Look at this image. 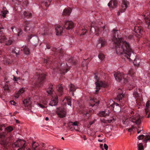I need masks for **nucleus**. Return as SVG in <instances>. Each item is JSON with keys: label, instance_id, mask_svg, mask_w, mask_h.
<instances>
[{"label": "nucleus", "instance_id": "bf43d9fd", "mask_svg": "<svg viewBox=\"0 0 150 150\" xmlns=\"http://www.w3.org/2000/svg\"><path fill=\"white\" fill-rule=\"evenodd\" d=\"M10 103L11 104L13 105H15L16 104V103H15L13 100L10 101Z\"/></svg>", "mask_w": 150, "mask_h": 150}, {"label": "nucleus", "instance_id": "a18cd8bd", "mask_svg": "<svg viewBox=\"0 0 150 150\" xmlns=\"http://www.w3.org/2000/svg\"><path fill=\"white\" fill-rule=\"evenodd\" d=\"M6 130L8 132H10L12 131L13 130V128L11 126H9L6 128Z\"/></svg>", "mask_w": 150, "mask_h": 150}, {"label": "nucleus", "instance_id": "ddd939ff", "mask_svg": "<svg viewBox=\"0 0 150 150\" xmlns=\"http://www.w3.org/2000/svg\"><path fill=\"white\" fill-rule=\"evenodd\" d=\"M106 44V41L105 40L102 38H100L98 41L96 45V47L98 48H101L104 47Z\"/></svg>", "mask_w": 150, "mask_h": 150}, {"label": "nucleus", "instance_id": "423d86ee", "mask_svg": "<svg viewBox=\"0 0 150 150\" xmlns=\"http://www.w3.org/2000/svg\"><path fill=\"white\" fill-rule=\"evenodd\" d=\"M111 104L109 106L108 108L109 109H110V111L111 112L113 110L115 112H117L121 110L120 107L118 105V104L115 103L112 100H110Z\"/></svg>", "mask_w": 150, "mask_h": 150}, {"label": "nucleus", "instance_id": "5701e85b", "mask_svg": "<svg viewBox=\"0 0 150 150\" xmlns=\"http://www.w3.org/2000/svg\"><path fill=\"white\" fill-rule=\"evenodd\" d=\"M23 103L25 105V107H29L28 108H29V107H30V105L31 103V102L30 98L24 99V100L23 101Z\"/></svg>", "mask_w": 150, "mask_h": 150}, {"label": "nucleus", "instance_id": "7ed1b4c3", "mask_svg": "<svg viewBox=\"0 0 150 150\" xmlns=\"http://www.w3.org/2000/svg\"><path fill=\"white\" fill-rule=\"evenodd\" d=\"M143 117H141L138 114L135 113L133 111L130 112L128 116L129 120L131 122L135 123L137 125H139L141 122V119Z\"/></svg>", "mask_w": 150, "mask_h": 150}, {"label": "nucleus", "instance_id": "c756f323", "mask_svg": "<svg viewBox=\"0 0 150 150\" xmlns=\"http://www.w3.org/2000/svg\"><path fill=\"white\" fill-rule=\"evenodd\" d=\"M140 62V59L136 58L134 61V63L135 66L138 67L139 65Z\"/></svg>", "mask_w": 150, "mask_h": 150}, {"label": "nucleus", "instance_id": "f8f14e48", "mask_svg": "<svg viewBox=\"0 0 150 150\" xmlns=\"http://www.w3.org/2000/svg\"><path fill=\"white\" fill-rule=\"evenodd\" d=\"M74 26V24L72 21H67L65 22L64 27L68 30L72 29Z\"/></svg>", "mask_w": 150, "mask_h": 150}, {"label": "nucleus", "instance_id": "6e6552de", "mask_svg": "<svg viewBox=\"0 0 150 150\" xmlns=\"http://www.w3.org/2000/svg\"><path fill=\"white\" fill-rule=\"evenodd\" d=\"M24 23L25 24L24 30L25 31H30V32H32L34 27L30 22L29 21H26L24 22Z\"/></svg>", "mask_w": 150, "mask_h": 150}, {"label": "nucleus", "instance_id": "4468645a", "mask_svg": "<svg viewBox=\"0 0 150 150\" xmlns=\"http://www.w3.org/2000/svg\"><path fill=\"white\" fill-rule=\"evenodd\" d=\"M143 18L144 19L145 23L149 25L150 24V15L149 13H146L143 14L142 15Z\"/></svg>", "mask_w": 150, "mask_h": 150}, {"label": "nucleus", "instance_id": "5fc2aeb1", "mask_svg": "<svg viewBox=\"0 0 150 150\" xmlns=\"http://www.w3.org/2000/svg\"><path fill=\"white\" fill-rule=\"evenodd\" d=\"M28 4V1L26 0H25V1L23 2V6H27Z\"/></svg>", "mask_w": 150, "mask_h": 150}, {"label": "nucleus", "instance_id": "412c9836", "mask_svg": "<svg viewBox=\"0 0 150 150\" xmlns=\"http://www.w3.org/2000/svg\"><path fill=\"white\" fill-rule=\"evenodd\" d=\"M40 28L42 30V32L43 31L44 32L43 33H42L41 35H45L48 34V33L47 32V28L46 25L45 24H43V25H41L40 26Z\"/></svg>", "mask_w": 150, "mask_h": 150}, {"label": "nucleus", "instance_id": "a211bd4d", "mask_svg": "<svg viewBox=\"0 0 150 150\" xmlns=\"http://www.w3.org/2000/svg\"><path fill=\"white\" fill-rule=\"evenodd\" d=\"M110 112L109 108L108 107L105 111H101L99 112V115L101 117H105L108 116Z\"/></svg>", "mask_w": 150, "mask_h": 150}, {"label": "nucleus", "instance_id": "58836bf2", "mask_svg": "<svg viewBox=\"0 0 150 150\" xmlns=\"http://www.w3.org/2000/svg\"><path fill=\"white\" fill-rule=\"evenodd\" d=\"M52 86H53L52 85L50 86L49 88V90L47 91V92L49 94H52V93L53 91V90L52 89Z\"/></svg>", "mask_w": 150, "mask_h": 150}, {"label": "nucleus", "instance_id": "a19ab883", "mask_svg": "<svg viewBox=\"0 0 150 150\" xmlns=\"http://www.w3.org/2000/svg\"><path fill=\"white\" fill-rule=\"evenodd\" d=\"M138 150H143L144 147L143 144L140 143L138 145Z\"/></svg>", "mask_w": 150, "mask_h": 150}, {"label": "nucleus", "instance_id": "39448f33", "mask_svg": "<svg viewBox=\"0 0 150 150\" xmlns=\"http://www.w3.org/2000/svg\"><path fill=\"white\" fill-rule=\"evenodd\" d=\"M95 78L96 80L95 83L96 85V91L97 93L101 87H105L107 86V85L105 82L102 81L98 79V76L96 75L95 76Z\"/></svg>", "mask_w": 150, "mask_h": 150}, {"label": "nucleus", "instance_id": "09e8293b", "mask_svg": "<svg viewBox=\"0 0 150 150\" xmlns=\"http://www.w3.org/2000/svg\"><path fill=\"white\" fill-rule=\"evenodd\" d=\"M144 135H139V136L137 137V138L139 140H141V139H142L143 138H144Z\"/></svg>", "mask_w": 150, "mask_h": 150}, {"label": "nucleus", "instance_id": "052dcab7", "mask_svg": "<svg viewBox=\"0 0 150 150\" xmlns=\"http://www.w3.org/2000/svg\"><path fill=\"white\" fill-rule=\"evenodd\" d=\"M38 105H39V106H40L41 108H45V107L42 104L39 103L38 104Z\"/></svg>", "mask_w": 150, "mask_h": 150}, {"label": "nucleus", "instance_id": "f03ea898", "mask_svg": "<svg viewBox=\"0 0 150 150\" xmlns=\"http://www.w3.org/2000/svg\"><path fill=\"white\" fill-rule=\"evenodd\" d=\"M25 143V140L19 139L14 142L13 146L15 147L14 150H30L26 148Z\"/></svg>", "mask_w": 150, "mask_h": 150}, {"label": "nucleus", "instance_id": "4c0bfd02", "mask_svg": "<svg viewBox=\"0 0 150 150\" xmlns=\"http://www.w3.org/2000/svg\"><path fill=\"white\" fill-rule=\"evenodd\" d=\"M134 70H133L132 68H131L129 71L128 74L131 76L132 77V76L134 75L135 73Z\"/></svg>", "mask_w": 150, "mask_h": 150}, {"label": "nucleus", "instance_id": "1a4fd4ad", "mask_svg": "<svg viewBox=\"0 0 150 150\" xmlns=\"http://www.w3.org/2000/svg\"><path fill=\"white\" fill-rule=\"evenodd\" d=\"M38 76V80L36 83V85L37 86L40 87H41L45 79V76L44 74H41L39 75Z\"/></svg>", "mask_w": 150, "mask_h": 150}, {"label": "nucleus", "instance_id": "864d4df0", "mask_svg": "<svg viewBox=\"0 0 150 150\" xmlns=\"http://www.w3.org/2000/svg\"><path fill=\"white\" fill-rule=\"evenodd\" d=\"M8 13V11H4L3 13L2 14V16L4 17H6V15L7 13Z\"/></svg>", "mask_w": 150, "mask_h": 150}, {"label": "nucleus", "instance_id": "dca6fc26", "mask_svg": "<svg viewBox=\"0 0 150 150\" xmlns=\"http://www.w3.org/2000/svg\"><path fill=\"white\" fill-rule=\"evenodd\" d=\"M57 93L59 96H62L64 93V88L62 85H59L57 87Z\"/></svg>", "mask_w": 150, "mask_h": 150}, {"label": "nucleus", "instance_id": "c9c22d12", "mask_svg": "<svg viewBox=\"0 0 150 150\" xmlns=\"http://www.w3.org/2000/svg\"><path fill=\"white\" fill-rule=\"evenodd\" d=\"M23 15L25 17L29 18L31 17L32 16V13H31L27 12L26 11H24L23 13Z\"/></svg>", "mask_w": 150, "mask_h": 150}, {"label": "nucleus", "instance_id": "a878e982", "mask_svg": "<svg viewBox=\"0 0 150 150\" xmlns=\"http://www.w3.org/2000/svg\"><path fill=\"white\" fill-rule=\"evenodd\" d=\"M68 126L69 129L71 131H73L75 129V122H70L68 123Z\"/></svg>", "mask_w": 150, "mask_h": 150}, {"label": "nucleus", "instance_id": "49530a36", "mask_svg": "<svg viewBox=\"0 0 150 150\" xmlns=\"http://www.w3.org/2000/svg\"><path fill=\"white\" fill-rule=\"evenodd\" d=\"M51 62V61L49 59H45L44 61V63L50 64Z\"/></svg>", "mask_w": 150, "mask_h": 150}, {"label": "nucleus", "instance_id": "79ce46f5", "mask_svg": "<svg viewBox=\"0 0 150 150\" xmlns=\"http://www.w3.org/2000/svg\"><path fill=\"white\" fill-rule=\"evenodd\" d=\"M24 92V89L23 88H21L18 91V92L16 94V95L19 96L21 95V94L23 93Z\"/></svg>", "mask_w": 150, "mask_h": 150}, {"label": "nucleus", "instance_id": "cd10ccee", "mask_svg": "<svg viewBox=\"0 0 150 150\" xmlns=\"http://www.w3.org/2000/svg\"><path fill=\"white\" fill-rule=\"evenodd\" d=\"M39 146V144L35 142H33L32 144V146L33 149L34 150H37L39 149L38 146Z\"/></svg>", "mask_w": 150, "mask_h": 150}, {"label": "nucleus", "instance_id": "9d476101", "mask_svg": "<svg viewBox=\"0 0 150 150\" xmlns=\"http://www.w3.org/2000/svg\"><path fill=\"white\" fill-rule=\"evenodd\" d=\"M56 113L60 118H63L65 117L66 115V112L65 109L61 108L57 109Z\"/></svg>", "mask_w": 150, "mask_h": 150}, {"label": "nucleus", "instance_id": "9b49d317", "mask_svg": "<svg viewBox=\"0 0 150 150\" xmlns=\"http://www.w3.org/2000/svg\"><path fill=\"white\" fill-rule=\"evenodd\" d=\"M129 4L127 0H122L121 4L122 8L120 9L121 13L124 12L127 8Z\"/></svg>", "mask_w": 150, "mask_h": 150}, {"label": "nucleus", "instance_id": "de8ad7c7", "mask_svg": "<svg viewBox=\"0 0 150 150\" xmlns=\"http://www.w3.org/2000/svg\"><path fill=\"white\" fill-rule=\"evenodd\" d=\"M3 88L5 90L8 91L9 90V88L8 85H5L4 87Z\"/></svg>", "mask_w": 150, "mask_h": 150}, {"label": "nucleus", "instance_id": "f704fd0d", "mask_svg": "<svg viewBox=\"0 0 150 150\" xmlns=\"http://www.w3.org/2000/svg\"><path fill=\"white\" fill-rule=\"evenodd\" d=\"M23 52L25 54H28L30 53V51L29 48L26 46H25L23 49Z\"/></svg>", "mask_w": 150, "mask_h": 150}, {"label": "nucleus", "instance_id": "6ab92c4d", "mask_svg": "<svg viewBox=\"0 0 150 150\" xmlns=\"http://www.w3.org/2000/svg\"><path fill=\"white\" fill-rule=\"evenodd\" d=\"M58 102V97L56 96L54 98H52L49 105L51 106L57 105Z\"/></svg>", "mask_w": 150, "mask_h": 150}, {"label": "nucleus", "instance_id": "b1692460", "mask_svg": "<svg viewBox=\"0 0 150 150\" xmlns=\"http://www.w3.org/2000/svg\"><path fill=\"white\" fill-rule=\"evenodd\" d=\"M54 71L56 72H59V71H60L61 73H62L63 74H64L65 73H66L67 71H69L68 69H63L62 70V69L59 68H56L54 69Z\"/></svg>", "mask_w": 150, "mask_h": 150}, {"label": "nucleus", "instance_id": "393cba45", "mask_svg": "<svg viewBox=\"0 0 150 150\" xmlns=\"http://www.w3.org/2000/svg\"><path fill=\"white\" fill-rule=\"evenodd\" d=\"M71 9L70 8H65L63 11L62 14L64 15H69L71 13Z\"/></svg>", "mask_w": 150, "mask_h": 150}, {"label": "nucleus", "instance_id": "e433bc0d", "mask_svg": "<svg viewBox=\"0 0 150 150\" xmlns=\"http://www.w3.org/2000/svg\"><path fill=\"white\" fill-rule=\"evenodd\" d=\"M20 49L18 48L15 47L14 50L13 51V52L14 53H15L16 55L17 56L20 54Z\"/></svg>", "mask_w": 150, "mask_h": 150}, {"label": "nucleus", "instance_id": "4d7b16f0", "mask_svg": "<svg viewBox=\"0 0 150 150\" xmlns=\"http://www.w3.org/2000/svg\"><path fill=\"white\" fill-rule=\"evenodd\" d=\"M30 38L32 39V40H33L34 38H35L36 42H37V40H38V38L36 36L33 37H31V36H30Z\"/></svg>", "mask_w": 150, "mask_h": 150}, {"label": "nucleus", "instance_id": "4be33fe9", "mask_svg": "<svg viewBox=\"0 0 150 150\" xmlns=\"http://www.w3.org/2000/svg\"><path fill=\"white\" fill-rule=\"evenodd\" d=\"M69 92L72 96H74V92L75 90V86L72 83L69 85Z\"/></svg>", "mask_w": 150, "mask_h": 150}, {"label": "nucleus", "instance_id": "f257e3e1", "mask_svg": "<svg viewBox=\"0 0 150 150\" xmlns=\"http://www.w3.org/2000/svg\"><path fill=\"white\" fill-rule=\"evenodd\" d=\"M117 32L116 30H113L112 33L113 36L112 38V41L115 46L116 53L118 54H123L130 60V57L132 54L133 53V50L128 42L124 40L122 38L116 37V35H117Z\"/></svg>", "mask_w": 150, "mask_h": 150}, {"label": "nucleus", "instance_id": "680f3d73", "mask_svg": "<svg viewBox=\"0 0 150 150\" xmlns=\"http://www.w3.org/2000/svg\"><path fill=\"white\" fill-rule=\"evenodd\" d=\"M46 47L47 49H50L51 47L50 45L48 44H47L46 45Z\"/></svg>", "mask_w": 150, "mask_h": 150}, {"label": "nucleus", "instance_id": "bb28decb", "mask_svg": "<svg viewBox=\"0 0 150 150\" xmlns=\"http://www.w3.org/2000/svg\"><path fill=\"white\" fill-rule=\"evenodd\" d=\"M134 30L135 33H137L141 34L142 32L141 27H139V26L138 25L134 26Z\"/></svg>", "mask_w": 150, "mask_h": 150}, {"label": "nucleus", "instance_id": "774afa93", "mask_svg": "<svg viewBox=\"0 0 150 150\" xmlns=\"http://www.w3.org/2000/svg\"><path fill=\"white\" fill-rule=\"evenodd\" d=\"M127 122H128V120H126L123 123L125 125H128V123H127Z\"/></svg>", "mask_w": 150, "mask_h": 150}, {"label": "nucleus", "instance_id": "c03bdc74", "mask_svg": "<svg viewBox=\"0 0 150 150\" xmlns=\"http://www.w3.org/2000/svg\"><path fill=\"white\" fill-rule=\"evenodd\" d=\"M149 140H150V135H148L146 136L144 141L146 143L147 141Z\"/></svg>", "mask_w": 150, "mask_h": 150}, {"label": "nucleus", "instance_id": "473e14b6", "mask_svg": "<svg viewBox=\"0 0 150 150\" xmlns=\"http://www.w3.org/2000/svg\"><path fill=\"white\" fill-rule=\"evenodd\" d=\"M65 101V102H67L68 105H71V98L70 97H66L63 101Z\"/></svg>", "mask_w": 150, "mask_h": 150}, {"label": "nucleus", "instance_id": "0e129e2a", "mask_svg": "<svg viewBox=\"0 0 150 150\" xmlns=\"http://www.w3.org/2000/svg\"><path fill=\"white\" fill-rule=\"evenodd\" d=\"M98 141L100 142H105V141L104 139H102V140H100V139H98Z\"/></svg>", "mask_w": 150, "mask_h": 150}, {"label": "nucleus", "instance_id": "8fccbe9b", "mask_svg": "<svg viewBox=\"0 0 150 150\" xmlns=\"http://www.w3.org/2000/svg\"><path fill=\"white\" fill-rule=\"evenodd\" d=\"M73 58L71 57L69 58V59L68 60V62L69 63H72L71 64L73 63L74 62L73 61Z\"/></svg>", "mask_w": 150, "mask_h": 150}, {"label": "nucleus", "instance_id": "3c124183", "mask_svg": "<svg viewBox=\"0 0 150 150\" xmlns=\"http://www.w3.org/2000/svg\"><path fill=\"white\" fill-rule=\"evenodd\" d=\"M23 33V30H22L21 29H20L19 30V32L18 33V35L19 36L20 35H21Z\"/></svg>", "mask_w": 150, "mask_h": 150}, {"label": "nucleus", "instance_id": "37998d69", "mask_svg": "<svg viewBox=\"0 0 150 150\" xmlns=\"http://www.w3.org/2000/svg\"><path fill=\"white\" fill-rule=\"evenodd\" d=\"M98 57L101 60H103L105 58V56L102 53H100L98 55Z\"/></svg>", "mask_w": 150, "mask_h": 150}, {"label": "nucleus", "instance_id": "e2e57ef3", "mask_svg": "<svg viewBox=\"0 0 150 150\" xmlns=\"http://www.w3.org/2000/svg\"><path fill=\"white\" fill-rule=\"evenodd\" d=\"M5 137V135L4 134H0V138H3Z\"/></svg>", "mask_w": 150, "mask_h": 150}, {"label": "nucleus", "instance_id": "13d9d810", "mask_svg": "<svg viewBox=\"0 0 150 150\" xmlns=\"http://www.w3.org/2000/svg\"><path fill=\"white\" fill-rule=\"evenodd\" d=\"M104 147L105 150H107L108 149V146L106 144H104Z\"/></svg>", "mask_w": 150, "mask_h": 150}, {"label": "nucleus", "instance_id": "6e6d98bb", "mask_svg": "<svg viewBox=\"0 0 150 150\" xmlns=\"http://www.w3.org/2000/svg\"><path fill=\"white\" fill-rule=\"evenodd\" d=\"M5 129V128L4 125V124L2 125H0V130L2 131L4 129Z\"/></svg>", "mask_w": 150, "mask_h": 150}, {"label": "nucleus", "instance_id": "f3484780", "mask_svg": "<svg viewBox=\"0 0 150 150\" xmlns=\"http://www.w3.org/2000/svg\"><path fill=\"white\" fill-rule=\"evenodd\" d=\"M55 31L56 35H61L63 32V28L59 25H57L55 28Z\"/></svg>", "mask_w": 150, "mask_h": 150}, {"label": "nucleus", "instance_id": "338daca9", "mask_svg": "<svg viewBox=\"0 0 150 150\" xmlns=\"http://www.w3.org/2000/svg\"><path fill=\"white\" fill-rule=\"evenodd\" d=\"M114 120V118H113L112 119L108 120V122L110 123V122H111L113 120Z\"/></svg>", "mask_w": 150, "mask_h": 150}, {"label": "nucleus", "instance_id": "603ef678", "mask_svg": "<svg viewBox=\"0 0 150 150\" xmlns=\"http://www.w3.org/2000/svg\"><path fill=\"white\" fill-rule=\"evenodd\" d=\"M82 31H83L81 34L80 36L85 35L87 32V30L86 29L83 30Z\"/></svg>", "mask_w": 150, "mask_h": 150}, {"label": "nucleus", "instance_id": "2f4dec72", "mask_svg": "<svg viewBox=\"0 0 150 150\" xmlns=\"http://www.w3.org/2000/svg\"><path fill=\"white\" fill-rule=\"evenodd\" d=\"M51 1L52 0H44L42 4L48 7L50 5Z\"/></svg>", "mask_w": 150, "mask_h": 150}, {"label": "nucleus", "instance_id": "2eb2a0df", "mask_svg": "<svg viewBox=\"0 0 150 150\" xmlns=\"http://www.w3.org/2000/svg\"><path fill=\"white\" fill-rule=\"evenodd\" d=\"M150 107V101H148L146 104V106L145 108L146 115L148 114L147 116H146L147 118H149L150 117V110L149 109Z\"/></svg>", "mask_w": 150, "mask_h": 150}, {"label": "nucleus", "instance_id": "7c9ffc66", "mask_svg": "<svg viewBox=\"0 0 150 150\" xmlns=\"http://www.w3.org/2000/svg\"><path fill=\"white\" fill-rule=\"evenodd\" d=\"M7 39L4 35H1L0 37V43H4Z\"/></svg>", "mask_w": 150, "mask_h": 150}, {"label": "nucleus", "instance_id": "20e7f679", "mask_svg": "<svg viewBox=\"0 0 150 150\" xmlns=\"http://www.w3.org/2000/svg\"><path fill=\"white\" fill-rule=\"evenodd\" d=\"M115 79L118 82H120L123 81V82L124 83H127L128 81V79L126 78L127 77L126 75H124L122 73L117 72L114 74Z\"/></svg>", "mask_w": 150, "mask_h": 150}, {"label": "nucleus", "instance_id": "0eeeda50", "mask_svg": "<svg viewBox=\"0 0 150 150\" xmlns=\"http://www.w3.org/2000/svg\"><path fill=\"white\" fill-rule=\"evenodd\" d=\"M142 91L139 88H137L134 90L133 94L135 98L141 101L142 100V96L141 93Z\"/></svg>", "mask_w": 150, "mask_h": 150}, {"label": "nucleus", "instance_id": "72a5a7b5", "mask_svg": "<svg viewBox=\"0 0 150 150\" xmlns=\"http://www.w3.org/2000/svg\"><path fill=\"white\" fill-rule=\"evenodd\" d=\"M12 40L10 38L7 39L6 41L4 42L6 45H9L12 44Z\"/></svg>", "mask_w": 150, "mask_h": 150}, {"label": "nucleus", "instance_id": "aec40b11", "mask_svg": "<svg viewBox=\"0 0 150 150\" xmlns=\"http://www.w3.org/2000/svg\"><path fill=\"white\" fill-rule=\"evenodd\" d=\"M117 1L116 0H111L108 3V6L110 8H115L116 7L117 4Z\"/></svg>", "mask_w": 150, "mask_h": 150}, {"label": "nucleus", "instance_id": "69168bd1", "mask_svg": "<svg viewBox=\"0 0 150 150\" xmlns=\"http://www.w3.org/2000/svg\"><path fill=\"white\" fill-rule=\"evenodd\" d=\"M100 147L102 149V150H104V149L103 148V144H100Z\"/></svg>", "mask_w": 150, "mask_h": 150}, {"label": "nucleus", "instance_id": "c85d7f7f", "mask_svg": "<svg viewBox=\"0 0 150 150\" xmlns=\"http://www.w3.org/2000/svg\"><path fill=\"white\" fill-rule=\"evenodd\" d=\"M88 63L85 61H83L82 63V67H83V71H85L88 68Z\"/></svg>", "mask_w": 150, "mask_h": 150}, {"label": "nucleus", "instance_id": "ea45409f", "mask_svg": "<svg viewBox=\"0 0 150 150\" xmlns=\"http://www.w3.org/2000/svg\"><path fill=\"white\" fill-rule=\"evenodd\" d=\"M124 95L122 93H119L117 96V99L119 100L122 99L124 97Z\"/></svg>", "mask_w": 150, "mask_h": 150}]
</instances>
